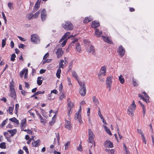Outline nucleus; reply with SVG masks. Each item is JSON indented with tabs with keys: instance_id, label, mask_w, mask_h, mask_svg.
<instances>
[{
	"instance_id": "obj_9",
	"label": "nucleus",
	"mask_w": 154,
	"mask_h": 154,
	"mask_svg": "<svg viewBox=\"0 0 154 154\" xmlns=\"http://www.w3.org/2000/svg\"><path fill=\"white\" fill-rule=\"evenodd\" d=\"M106 66H102L100 70V74H99V75L105 76L106 75Z\"/></svg>"
},
{
	"instance_id": "obj_62",
	"label": "nucleus",
	"mask_w": 154,
	"mask_h": 154,
	"mask_svg": "<svg viewBox=\"0 0 154 154\" xmlns=\"http://www.w3.org/2000/svg\"><path fill=\"white\" fill-rule=\"evenodd\" d=\"M98 76L99 77V79L102 82H103L104 81V78H102L101 76V75H98Z\"/></svg>"
},
{
	"instance_id": "obj_16",
	"label": "nucleus",
	"mask_w": 154,
	"mask_h": 154,
	"mask_svg": "<svg viewBox=\"0 0 154 154\" xmlns=\"http://www.w3.org/2000/svg\"><path fill=\"white\" fill-rule=\"evenodd\" d=\"M7 131L11 134V136L12 137L17 132V130L16 129H14L12 130H8Z\"/></svg>"
},
{
	"instance_id": "obj_18",
	"label": "nucleus",
	"mask_w": 154,
	"mask_h": 154,
	"mask_svg": "<svg viewBox=\"0 0 154 154\" xmlns=\"http://www.w3.org/2000/svg\"><path fill=\"white\" fill-rule=\"evenodd\" d=\"M136 105L135 103L134 100H133L132 104L130 106V107L128 109H131L133 110L134 111L136 107Z\"/></svg>"
},
{
	"instance_id": "obj_2",
	"label": "nucleus",
	"mask_w": 154,
	"mask_h": 154,
	"mask_svg": "<svg viewBox=\"0 0 154 154\" xmlns=\"http://www.w3.org/2000/svg\"><path fill=\"white\" fill-rule=\"evenodd\" d=\"M31 40L32 42L35 44L39 43L40 41L39 37L37 34H35L31 35Z\"/></svg>"
},
{
	"instance_id": "obj_50",
	"label": "nucleus",
	"mask_w": 154,
	"mask_h": 154,
	"mask_svg": "<svg viewBox=\"0 0 154 154\" xmlns=\"http://www.w3.org/2000/svg\"><path fill=\"white\" fill-rule=\"evenodd\" d=\"M27 17L29 20H30L32 18H33L32 14L30 13L28 14L27 15Z\"/></svg>"
},
{
	"instance_id": "obj_3",
	"label": "nucleus",
	"mask_w": 154,
	"mask_h": 154,
	"mask_svg": "<svg viewBox=\"0 0 154 154\" xmlns=\"http://www.w3.org/2000/svg\"><path fill=\"white\" fill-rule=\"evenodd\" d=\"M64 52L63 51L61 48H58L56 51V54L58 58H60L63 54Z\"/></svg>"
},
{
	"instance_id": "obj_14",
	"label": "nucleus",
	"mask_w": 154,
	"mask_h": 154,
	"mask_svg": "<svg viewBox=\"0 0 154 154\" xmlns=\"http://www.w3.org/2000/svg\"><path fill=\"white\" fill-rule=\"evenodd\" d=\"M65 127L68 130H70L72 128L70 122L66 120L65 124Z\"/></svg>"
},
{
	"instance_id": "obj_17",
	"label": "nucleus",
	"mask_w": 154,
	"mask_h": 154,
	"mask_svg": "<svg viewBox=\"0 0 154 154\" xmlns=\"http://www.w3.org/2000/svg\"><path fill=\"white\" fill-rule=\"evenodd\" d=\"M68 109L71 110V109L73 107V104L71 102L70 100L69 99L68 100Z\"/></svg>"
},
{
	"instance_id": "obj_28",
	"label": "nucleus",
	"mask_w": 154,
	"mask_h": 154,
	"mask_svg": "<svg viewBox=\"0 0 154 154\" xmlns=\"http://www.w3.org/2000/svg\"><path fill=\"white\" fill-rule=\"evenodd\" d=\"M14 106L13 107H9L8 109L7 110V111L10 114L12 115L13 114V111L14 109Z\"/></svg>"
},
{
	"instance_id": "obj_25",
	"label": "nucleus",
	"mask_w": 154,
	"mask_h": 154,
	"mask_svg": "<svg viewBox=\"0 0 154 154\" xmlns=\"http://www.w3.org/2000/svg\"><path fill=\"white\" fill-rule=\"evenodd\" d=\"M42 77H38L37 79V83L39 85H42V80H41Z\"/></svg>"
},
{
	"instance_id": "obj_39",
	"label": "nucleus",
	"mask_w": 154,
	"mask_h": 154,
	"mask_svg": "<svg viewBox=\"0 0 154 154\" xmlns=\"http://www.w3.org/2000/svg\"><path fill=\"white\" fill-rule=\"evenodd\" d=\"M67 40L68 39L66 38H65L63 40V41H62L63 42L61 44V45L63 47H64L66 45Z\"/></svg>"
},
{
	"instance_id": "obj_59",
	"label": "nucleus",
	"mask_w": 154,
	"mask_h": 154,
	"mask_svg": "<svg viewBox=\"0 0 154 154\" xmlns=\"http://www.w3.org/2000/svg\"><path fill=\"white\" fill-rule=\"evenodd\" d=\"M39 118L40 119V120H41V122H44V119L42 118V116H41V115L40 114H39Z\"/></svg>"
},
{
	"instance_id": "obj_24",
	"label": "nucleus",
	"mask_w": 154,
	"mask_h": 154,
	"mask_svg": "<svg viewBox=\"0 0 154 154\" xmlns=\"http://www.w3.org/2000/svg\"><path fill=\"white\" fill-rule=\"evenodd\" d=\"M72 75L73 77L75 78L77 80H78L79 79L78 77L77 74L75 71H72Z\"/></svg>"
},
{
	"instance_id": "obj_49",
	"label": "nucleus",
	"mask_w": 154,
	"mask_h": 154,
	"mask_svg": "<svg viewBox=\"0 0 154 154\" xmlns=\"http://www.w3.org/2000/svg\"><path fill=\"white\" fill-rule=\"evenodd\" d=\"M137 131L138 133L141 134V136L142 137H144V135L143 134V132L140 129H138L137 130Z\"/></svg>"
},
{
	"instance_id": "obj_54",
	"label": "nucleus",
	"mask_w": 154,
	"mask_h": 154,
	"mask_svg": "<svg viewBox=\"0 0 154 154\" xmlns=\"http://www.w3.org/2000/svg\"><path fill=\"white\" fill-rule=\"evenodd\" d=\"M70 146V142L68 141L65 144V149H66L68 148V147Z\"/></svg>"
},
{
	"instance_id": "obj_33",
	"label": "nucleus",
	"mask_w": 154,
	"mask_h": 154,
	"mask_svg": "<svg viewBox=\"0 0 154 154\" xmlns=\"http://www.w3.org/2000/svg\"><path fill=\"white\" fill-rule=\"evenodd\" d=\"M26 69H23L21 71L20 73V75L21 78H22L24 74L26 72Z\"/></svg>"
},
{
	"instance_id": "obj_12",
	"label": "nucleus",
	"mask_w": 154,
	"mask_h": 154,
	"mask_svg": "<svg viewBox=\"0 0 154 154\" xmlns=\"http://www.w3.org/2000/svg\"><path fill=\"white\" fill-rule=\"evenodd\" d=\"M26 126V119H24L21 121V130L23 129Z\"/></svg>"
},
{
	"instance_id": "obj_56",
	"label": "nucleus",
	"mask_w": 154,
	"mask_h": 154,
	"mask_svg": "<svg viewBox=\"0 0 154 154\" xmlns=\"http://www.w3.org/2000/svg\"><path fill=\"white\" fill-rule=\"evenodd\" d=\"M23 150H25V151L27 153V154H28L29 152V151H28V148H27V147H26V146H24L23 147Z\"/></svg>"
},
{
	"instance_id": "obj_38",
	"label": "nucleus",
	"mask_w": 154,
	"mask_h": 154,
	"mask_svg": "<svg viewBox=\"0 0 154 154\" xmlns=\"http://www.w3.org/2000/svg\"><path fill=\"white\" fill-rule=\"evenodd\" d=\"M64 62V60H61L60 61L59 63V68H63L64 64L63 63Z\"/></svg>"
},
{
	"instance_id": "obj_55",
	"label": "nucleus",
	"mask_w": 154,
	"mask_h": 154,
	"mask_svg": "<svg viewBox=\"0 0 154 154\" xmlns=\"http://www.w3.org/2000/svg\"><path fill=\"white\" fill-rule=\"evenodd\" d=\"M34 7L36 10L38 9L39 7V4L36 2L35 5Z\"/></svg>"
},
{
	"instance_id": "obj_41",
	"label": "nucleus",
	"mask_w": 154,
	"mask_h": 154,
	"mask_svg": "<svg viewBox=\"0 0 154 154\" xmlns=\"http://www.w3.org/2000/svg\"><path fill=\"white\" fill-rule=\"evenodd\" d=\"M0 148L2 149H5L6 148L5 143L2 142L0 144Z\"/></svg>"
},
{
	"instance_id": "obj_6",
	"label": "nucleus",
	"mask_w": 154,
	"mask_h": 154,
	"mask_svg": "<svg viewBox=\"0 0 154 154\" xmlns=\"http://www.w3.org/2000/svg\"><path fill=\"white\" fill-rule=\"evenodd\" d=\"M105 147L106 148H112L113 147L112 143L109 140H106L104 143Z\"/></svg>"
},
{
	"instance_id": "obj_30",
	"label": "nucleus",
	"mask_w": 154,
	"mask_h": 154,
	"mask_svg": "<svg viewBox=\"0 0 154 154\" xmlns=\"http://www.w3.org/2000/svg\"><path fill=\"white\" fill-rule=\"evenodd\" d=\"M119 79L120 81V83L122 84H123L125 82V79L123 77L122 75H121L119 77Z\"/></svg>"
},
{
	"instance_id": "obj_58",
	"label": "nucleus",
	"mask_w": 154,
	"mask_h": 154,
	"mask_svg": "<svg viewBox=\"0 0 154 154\" xmlns=\"http://www.w3.org/2000/svg\"><path fill=\"white\" fill-rule=\"evenodd\" d=\"M49 56V53H47L43 57V60H45L47 58H48Z\"/></svg>"
},
{
	"instance_id": "obj_27",
	"label": "nucleus",
	"mask_w": 154,
	"mask_h": 154,
	"mask_svg": "<svg viewBox=\"0 0 154 154\" xmlns=\"http://www.w3.org/2000/svg\"><path fill=\"white\" fill-rule=\"evenodd\" d=\"M84 42L86 48H88V47H89L91 46V44L90 42L88 41L87 40H85Z\"/></svg>"
},
{
	"instance_id": "obj_15",
	"label": "nucleus",
	"mask_w": 154,
	"mask_h": 154,
	"mask_svg": "<svg viewBox=\"0 0 154 154\" xmlns=\"http://www.w3.org/2000/svg\"><path fill=\"white\" fill-rule=\"evenodd\" d=\"M100 26L99 23L97 21H93L92 23L91 26L93 28L98 27Z\"/></svg>"
},
{
	"instance_id": "obj_10",
	"label": "nucleus",
	"mask_w": 154,
	"mask_h": 154,
	"mask_svg": "<svg viewBox=\"0 0 154 154\" xmlns=\"http://www.w3.org/2000/svg\"><path fill=\"white\" fill-rule=\"evenodd\" d=\"M113 79V77L110 75L107 77L106 80V85H112V80Z\"/></svg>"
},
{
	"instance_id": "obj_45",
	"label": "nucleus",
	"mask_w": 154,
	"mask_h": 154,
	"mask_svg": "<svg viewBox=\"0 0 154 154\" xmlns=\"http://www.w3.org/2000/svg\"><path fill=\"white\" fill-rule=\"evenodd\" d=\"M8 119H5V120L3 121V122L2 123L1 125V126L2 127H3L5 124L8 122Z\"/></svg>"
},
{
	"instance_id": "obj_8",
	"label": "nucleus",
	"mask_w": 154,
	"mask_h": 154,
	"mask_svg": "<svg viewBox=\"0 0 154 154\" xmlns=\"http://www.w3.org/2000/svg\"><path fill=\"white\" fill-rule=\"evenodd\" d=\"M87 51L88 53H91L92 52L93 54H95V50L94 47L92 45H91L89 47H88V48H86Z\"/></svg>"
},
{
	"instance_id": "obj_26",
	"label": "nucleus",
	"mask_w": 154,
	"mask_h": 154,
	"mask_svg": "<svg viewBox=\"0 0 154 154\" xmlns=\"http://www.w3.org/2000/svg\"><path fill=\"white\" fill-rule=\"evenodd\" d=\"M102 38L103 40L106 42L108 43H111V41L110 39H109V38L107 37H106L104 36H102Z\"/></svg>"
},
{
	"instance_id": "obj_57",
	"label": "nucleus",
	"mask_w": 154,
	"mask_h": 154,
	"mask_svg": "<svg viewBox=\"0 0 154 154\" xmlns=\"http://www.w3.org/2000/svg\"><path fill=\"white\" fill-rule=\"evenodd\" d=\"M98 114L99 116L100 117V118L102 119L104 118L101 115V112H100V110L99 108V111L98 112Z\"/></svg>"
},
{
	"instance_id": "obj_23",
	"label": "nucleus",
	"mask_w": 154,
	"mask_h": 154,
	"mask_svg": "<svg viewBox=\"0 0 154 154\" xmlns=\"http://www.w3.org/2000/svg\"><path fill=\"white\" fill-rule=\"evenodd\" d=\"M39 140L35 141L34 142L32 143V145L34 147H36L39 145Z\"/></svg>"
},
{
	"instance_id": "obj_51",
	"label": "nucleus",
	"mask_w": 154,
	"mask_h": 154,
	"mask_svg": "<svg viewBox=\"0 0 154 154\" xmlns=\"http://www.w3.org/2000/svg\"><path fill=\"white\" fill-rule=\"evenodd\" d=\"M8 6L10 9L11 10L13 9V7L12 3H8Z\"/></svg>"
},
{
	"instance_id": "obj_1",
	"label": "nucleus",
	"mask_w": 154,
	"mask_h": 154,
	"mask_svg": "<svg viewBox=\"0 0 154 154\" xmlns=\"http://www.w3.org/2000/svg\"><path fill=\"white\" fill-rule=\"evenodd\" d=\"M62 26L67 30H72L73 28L72 24L69 21L65 22L62 24Z\"/></svg>"
},
{
	"instance_id": "obj_13",
	"label": "nucleus",
	"mask_w": 154,
	"mask_h": 154,
	"mask_svg": "<svg viewBox=\"0 0 154 154\" xmlns=\"http://www.w3.org/2000/svg\"><path fill=\"white\" fill-rule=\"evenodd\" d=\"M79 93L82 96H85L86 93V87H81L79 90Z\"/></svg>"
},
{
	"instance_id": "obj_44",
	"label": "nucleus",
	"mask_w": 154,
	"mask_h": 154,
	"mask_svg": "<svg viewBox=\"0 0 154 154\" xmlns=\"http://www.w3.org/2000/svg\"><path fill=\"white\" fill-rule=\"evenodd\" d=\"M16 57V55L15 54H12L11 58V61H14L15 58Z\"/></svg>"
},
{
	"instance_id": "obj_21",
	"label": "nucleus",
	"mask_w": 154,
	"mask_h": 154,
	"mask_svg": "<svg viewBox=\"0 0 154 154\" xmlns=\"http://www.w3.org/2000/svg\"><path fill=\"white\" fill-rule=\"evenodd\" d=\"M9 120L11 122L16 123L17 124H19V121L17 120L15 117H13L9 119Z\"/></svg>"
},
{
	"instance_id": "obj_37",
	"label": "nucleus",
	"mask_w": 154,
	"mask_h": 154,
	"mask_svg": "<svg viewBox=\"0 0 154 154\" xmlns=\"http://www.w3.org/2000/svg\"><path fill=\"white\" fill-rule=\"evenodd\" d=\"M134 111L131 109H128V113L129 116H133Z\"/></svg>"
},
{
	"instance_id": "obj_52",
	"label": "nucleus",
	"mask_w": 154,
	"mask_h": 154,
	"mask_svg": "<svg viewBox=\"0 0 154 154\" xmlns=\"http://www.w3.org/2000/svg\"><path fill=\"white\" fill-rule=\"evenodd\" d=\"M5 40H6L5 38V39H3L2 40V48H4L5 45V44H6Z\"/></svg>"
},
{
	"instance_id": "obj_43",
	"label": "nucleus",
	"mask_w": 154,
	"mask_h": 154,
	"mask_svg": "<svg viewBox=\"0 0 154 154\" xmlns=\"http://www.w3.org/2000/svg\"><path fill=\"white\" fill-rule=\"evenodd\" d=\"M19 107V105L18 103H17L15 105V113L17 114L18 112Z\"/></svg>"
},
{
	"instance_id": "obj_4",
	"label": "nucleus",
	"mask_w": 154,
	"mask_h": 154,
	"mask_svg": "<svg viewBox=\"0 0 154 154\" xmlns=\"http://www.w3.org/2000/svg\"><path fill=\"white\" fill-rule=\"evenodd\" d=\"M118 52L121 57H122L124 55L125 53V50L123 47L121 45H120L119 47Z\"/></svg>"
},
{
	"instance_id": "obj_31",
	"label": "nucleus",
	"mask_w": 154,
	"mask_h": 154,
	"mask_svg": "<svg viewBox=\"0 0 154 154\" xmlns=\"http://www.w3.org/2000/svg\"><path fill=\"white\" fill-rule=\"evenodd\" d=\"M94 137H89L88 140L89 142L90 143H94V146H95V143L94 142Z\"/></svg>"
},
{
	"instance_id": "obj_22",
	"label": "nucleus",
	"mask_w": 154,
	"mask_h": 154,
	"mask_svg": "<svg viewBox=\"0 0 154 154\" xmlns=\"http://www.w3.org/2000/svg\"><path fill=\"white\" fill-rule=\"evenodd\" d=\"M10 96L14 99L16 98V95L15 91L10 92Z\"/></svg>"
},
{
	"instance_id": "obj_48",
	"label": "nucleus",
	"mask_w": 154,
	"mask_h": 154,
	"mask_svg": "<svg viewBox=\"0 0 154 154\" xmlns=\"http://www.w3.org/2000/svg\"><path fill=\"white\" fill-rule=\"evenodd\" d=\"M138 97H140L141 99H143V100L146 102V103L147 102V100H146V99H145L144 97L140 94H138Z\"/></svg>"
},
{
	"instance_id": "obj_64",
	"label": "nucleus",
	"mask_w": 154,
	"mask_h": 154,
	"mask_svg": "<svg viewBox=\"0 0 154 154\" xmlns=\"http://www.w3.org/2000/svg\"><path fill=\"white\" fill-rule=\"evenodd\" d=\"M114 150L113 149L108 150V152H109L110 154H113L114 153Z\"/></svg>"
},
{
	"instance_id": "obj_11",
	"label": "nucleus",
	"mask_w": 154,
	"mask_h": 154,
	"mask_svg": "<svg viewBox=\"0 0 154 154\" xmlns=\"http://www.w3.org/2000/svg\"><path fill=\"white\" fill-rule=\"evenodd\" d=\"M70 32H67L62 37L61 39L59 41V42H60L63 41V40L66 38L67 39L69 38V35Z\"/></svg>"
},
{
	"instance_id": "obj_53",
	"label": "nucleus",
	"mask_w": 154,
	"mask_h": 154,
	"mask_svg": "<svg viewBox=\"0 0 154 154\" xmlns=\"http://www.w3.org/2000/svg\"><path fill=\"white\" fill-rule=\"evenodd\" d=\"M64 97L65 96L64 94L63 93H61L59 97L60 100H61L63 99Z\"/></svg>"
},
{
	"instance_id": "obj_35",
	"label": "nucleus",
	"mask_w": 154,
	"mask_h": 154,
	"mask_svg": "<svg viewBox=\"0 0 154 154\" xmlns=\"http://www.w3.org/2000/svg\"><path fill=\"white\" fill-rule=\"evenodd\" d=\"M88 135L89 137H94L93 132L90 129L88 130Z\"/></svg>"
},
{
	"instance_id": "obj_7",
	"label": "nucleus",
	"mask_w": 154,
	"mask_h": 154,
	"mask_svg": "<svg viewBox=\"0 0 154 154\" xmlns=\"http://www.w3.org/2000/svg\"><path fill=\"white\" fill-rule=\"evenodd\" d=\"M75 119L77 120L79 123H81L82 122L81 116V114L79 112L76 113L75 115Z\"/></svg>"
},
{
	"instance_id": "obj_20",
	"label": "nucleus",
	"mask_w": 154,
	"mask_h": 154,
	"mask_svg": "<svg viewBox=\"0 0 154 154\" xmlns=\"http://www.w3.org/2000/svg\"><path fill=\"white\" fill-rule=\"evenodd\" d=\"M92 100L93 103L97 105L99 103V102L97 98L95 96H94L92 97Z\"/></svg>"
},
{
	"instance_id": "obj_46",
	"label": "nucleus",
	"mask_w": 154,
	"mask_h": 154,
	"mask_svg": "<svg viewBox=\"0 0 154 154\" xmlns=\"http://www.w3.org/2000/svg\"><path fill=\"white\" fill-rule=\"evenodd\" d=\"M41 94V91H38L36 92H35V93L32 96H31V97H33L35 96H37L38 94Z\"/></svg>"
},
{
	"instance_id": "obj_32",
	"label": "nucleus",
	"mask_w": 154,
	"mask_h": 154,
	"mask_svg": "<svg viewBox=\"0 0 154 154\" xmlns=\"http://www.w3.org/2000/svg\"><path fill=\"white\" fill-rule=\"evenodd\" d=\"M77 81H78L80 86L84 88L85 87V85L84 82H80L79 79Z\"/></svg>"
},
{
	"instance_id": "obj_40",
	"label": "nucleus",
	"mask_w": 154,
	"mask_h": 154,
	"mask_svg": "<svg viewBox=\"0 0 154 154\" xmlns=\"http://www.w3.org/2000/svg\"><path fill=\"white\" fill-rule=\"evenodd\" d=\"M40 11H38L36 12L35 14L32 15V17L33 18H35L37 17L38 15L40 14Z\"/></svg>"
},
{
	"instance_id": "obj_19",
	"label": "nucleus",
	"mask_w": 154,
	"mask_h": 154,
	"mask_svg": "<svg viewBox=\"0 0 154 154\" xmlns=\"http://www.w3.org/2000/svg\"><path fill=\"white\" fill-rule=\"evenodd\" d=\"M95 33L97 37H99L102 34V32L98 29H97L95 31Z\"/></svg>"
},
{
	"instance_id": "obj_61",
	"label": "nucleus",
	"mask_w": 154,
	"mask_h": 154,
	"mask_svg": "<svg viewBox=\"0 0 154 154\" xmlns=\"http://www.w3.org/2000/svg\"><path fill=\"white\" fill-rule=\"evenodd\" d=\"M59 91L60 92H62L63 89V86L62 84H61L59 86Z\"/></svg>"
},
{
	"instance_id": "obj_63",
	"label": "nucleus",
	"mask_w": 154,
	"mask_h": 154,
	"mask_svg": "<svg viewBox=\"0 0 154 154\" xmlns=\"http://www.w3.org/2000/svg\"><path fill=\"white\" fill-rule=\"evenodd\" d=\"M25 45L22 44H20L19 45V48H23Z\"/></svg>"
},
{
	"instance_id": "obj_29",
	"label": "nucleus",
	"mask_w": 154,
	"mask_h": 154,
	"mask_svg": "<svg viewBox=\"0 0 154 154\" xmlns=\"http://www.w3.org/2000/svg\"><path fill=\"white\" fill-rule=\"evenodd\" d=\"M103 127L106 132L110 135H112V134L110 132V130L106 126L103 125Z\"/></svg>"
},
{
	"instance_id": "obj_60",
	"label": "nucleus",
	"mask_w": 154,
	"mask_h": 154,
	"mask_svg": "<svg viewBox=\"0 0 154 154\" xmlns=\"http://www.w3.org/2000/svg\"><path fill=\"white\" fill-rule=\"evenodd\" d=\"M67 81L68 82V84L69 85H71L72 83H71V79L69 78L68 77L67 78Z\"/></svg>"
},
{
	"instance_id": "obj_5",
	"label": "nucleus",
	"mask_w": 154,
	"mask_h": 154,
	"mask_svg": "<svg viewBox=\"0 0 154 154\" xmlns=\"http://www.w3.org/2000/svg\"><path fill=\"white\" fill-rule=\"evenodd\" d=\"M47 14L46 11L45 9H43L41 12V17L42 20L44 21L47 18Z\"/></svg>"
},
{
	"instance_id": "obj_36",
	"label": "nucleus",
	"mask_w": 154,
	"mask_h": 154,
	"mask_svg": "<svg viewBox=\"0 0 154 154\" xmlns=\"http://www.w3.org/2000/svg\"><path fill=\"white\" fill-rule=\"evenodd\" d=\"M61 72V70L59 68L57 70V72L56 73L57 77L58 78H60V74Z\"/></svg>"
},
{
	"instance_id": "obj_34",
	"label": "nucleus",
	"mask_w": 154,
	"mask_h": 154,
	"mask_svg": "<svg viewBox=\"0 0 154 154\" xmlns=\"http://www.w3.org/2000/svg\"><path fill=\"white\" fill-rule=\"evenodd\" d=\"M76 48L77 51L78 52H80V51H81V46L78 43H76Z\"/></svg>"
},
{
	"instance_id": "obj_47",
	"label": "nucleus",
	"mask_w": 154,
	"mask_h": 154,
	"mask_svg": "<svg viewBox=\"0 0 154 154\" xmlns=\"http://www.w3.org/2000/svg\"><path fill=\"white\" fill-rule=\"evenodd\" d=\"M55 116L56 114H55L53 116V117L52 118V121L51 122L50 124L51 125H52V123H54L55 122Z\"/></svg>"
},
{
	"instance_id": "obj_42",
	"label": "nucleus",
	"mask_w": 154,
	"mask_h": 154,
	"mask_svg": "<svg viewBox=\"0 0 154 154\" xmlns=\"http://www.w3.org/2000/svg\"><path fill=\"white\" fill-rule=\"evenodd\" d=\"M91 20V19H90V18H89L88 17H87L85 18L83 21L84 23H87Z\"/></svg>"
}]
</instances>
